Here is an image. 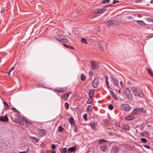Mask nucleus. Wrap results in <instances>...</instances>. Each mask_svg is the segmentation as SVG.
<instances>
[{
    "label": "nucleus",
    "instance_id": "obj_43",
    "mask_svg": "<svg viewBox=\"0 0 153 153\" xmlns=\"http://www.w3.org/2000/svg\"><path fill=\"white\" fill-rule=\"evenodd\" d=\"M67 48H69L71 50H73L74 49V48L72 46L70 45H67Z\"/></svg>",
    "mask_w": 153,
    "mask_h": 153
},
{
    "label": "nucleus",
    "instance_id": "obj_56",
    "mask_svg": "<svg viewBox=\"0 0 153 153\" xmlns=\"http://www.w3.org/2000/svg\"><path fill=\"white\" fill-rule=\"evenodd\" d=\"M120 85H121L122 88L123 87V82L122 81H121L120 82Z\"/></svg>",
    "mask_w": 153,
    "mask_h": 153
},
{
    "label": "nucleus",
    "instance_id": "obj_44",
    "mask_svg": "<svg viewBox=\"0 0 153 153\" xmlns=\"http://www.w3.org/2000/svg\"><path fill=\"white\" fill-rule=\"evenodd\" d=\"M108 108L109 109L112 110L113 108V107L112 105L110 104L108 105Z\"/></svg>",
    "mask_w": 153,
    "mask_h": 153
},
{
    "label": "nucleus",
    "instance_id": "obj_32",
    "mask_svg": "<svg viewBox=\"0 0 153 153\" xmlns=\"http://www.w3.org/2000/svg\"><path fill=\"white\" fill-rule=\"evenodd\" d=\"M3 102L4 103V105L6 106V107H5V108H6V109H7L8 108H8V104L6 102H4V101H3Z\"/></svg>",
    "mask_w": 153,
    "mask_h": 153
},
{
    "label": "nucleus",
    "instance_id": "obj_60",
    "mask_svg": "<svg viewBox=\"0 0 153 153\" xmlns=\"http://www.w3.org/2000/svg\"><path fill=\"white\" fill-rule=\"evenodd\" d=\"M92 101L89 99H88V103L90 104L91 103Z\"/></svg>",
    "mask_w": 153,
    "mask_h": 153
},
{
    "label": "nucleus",
    "instance_id": "obj_53",
    "mask_svg": "<svg viewBox=\"0 0 153 153\" xmlns=\"http://www.w3.org/2000/svg\"><path fill=\"white\" fill-rule=\"evenodd\" d=\"M104 122L106 123H109V121L107 120H105Z\"/></svg>",
    "mask_w": 153,
    "mask_h": 153
},
{
    "label": "nucleus",
    "instance_id": "obj_11",
    "mask_svg": "<svg viewBox=\"0 0 153 153\" xmlns=\"http://www.w3.org/2000/svg\"><path fill=\"white\" fill-rule=\"evenodd\" d=\"M0 120L3 122H7L8 121L9 119L7 117V115L6 114L4 117L1 116L0 117Z\"/></svg>",
    "mask_w": 153,
    "mask_h": 153
},
{
    "label": "nucleus",
    "instance_id": "obj_6",
    "mask_svg": "<svg viewBox=\"0 0 153 153\" xmlns=\"http://www.w3.org/2000/svg\"><path fill=\"white\" fill-rule=\"evenodd\" d=\"M55 38L61 42H68V39L65 37L61 36H55Z\"/></svg>",
    "mask_w": 153,
    "mask_h": 153
},
{
    "label": "nucleus",
    "instance_id": "obj_40",
    "mask_svg": "<svg viewBox=\"0 0 153 153\" xmlns=\"http://www.w3.org/2000/svg\"><path fill=\"white\" fill-rule=\"evenodd\" d=\"M115 151L116 152H117L118 151V148L116 146H114V148Z\"/></svg>",
    "mask_w": 153,
    "mask_h": 153
},
{
    "label": "nucleus",
    "instance_id": "obj_22",
    "mask_svg": "<svg viewBox=\"0 0 153 153\" xmlns=\"http://www.w3.org/2000/svg\"><path fill=\"white\" fill-rule=\"evenodd\" d=\"M147 71L150 75L153 77V72L152 71L151 69L149 68L147 69Z\"/></svg>",
    "mask_w": 153,
    "mask_h": 153
},
{
    "label": "nucleus",
    "instance_id": "obj_37",
    "mask_svg": "<svg viewBox=\"0 0 153 153\" xmlns=\"http://www.w3.org/2000/svg\"><path fill=\"white\" fill-rule=\"evenodd\" d=\"M65 105L66 109H68L69 108V104L68 103L66 102L65 103Z\"/></svg>",
    "mask_w": 153,
    "mask_h": 153
},
{
    "label": "nucleus",
    "instance_id": "obj_59",
    "mask_svg": "<svg viewBox=\"0 0 153 153\" xmlns=\"http://www.w3.org/2000/svg\"><path fill=\"white\" fill-rule=\"evenodd\" d=\"M144 132H141V135L143 137H144L145 134H144Z\"/></svg>",
    "mask_w": 153,
    "mask_h": 153
},
{
    "label": "nucleus",
    "instance_id": "obj_64",
    "mask_svg": "<svg viewBox=\"0 0 153 153\" xmlns=\"http://www.w3.org/2000/svg\"><path fill=\"white\" fill-rule=\"evenodd\" d=\"M19 153H27V152L26 151H23L22 152H20Z\"/></svg>",
    "mask_w": 153,
    "mask_h": 153
},
{
    "label": "nucleus",
    "instance_id": "obj_55",
    "mask_svg": "<svg viewBox=\"0 0 153 153\" xmlns=\"http://www.w3.org/2000/svg\"><path fill=\"white\" fill-rule=\"evenodd\" d=\"M105 82L108 81V77L107 76H105Z\"/></svg>",
    "mask_w": 153,
    "mask_h": 153
},
{
    "label": "nucleus",
    "instance_id": "obj_57",
    "mask_svg": "<svg viewBox=\"0 0 153 153\" xmlns=\"http://www.w3.org/2000/svg\"><path fill=\"white\" fill-rule=\"evenodd\" d=\"M89 75L90 76H92L93 75V73L92 71L89 72Z\"/></svg>",
    "mask_w": 153,
    "mask_h": 153
},
{
    "label": "nucleus",
    "instance_id": "obj_54",
    "mask_svg": "<svg viewBox=\"0 0 153 153\" xmlns=\"http://www.w3.org/2000/svg\"><path fill=\"white\" fill-rule=\"evenodd\" d=\"M144 146V147H145V148L148 149H150V147L149 146H147V145H145Z\"/></svg>",
    "mask_w": 153,
    "mask_h": 153
},
{
    "label": "nucleus",
    "instance_id": "obj_58",
    "mask_svg": "<svg viewBox=\"0 0 153 153\" xmlns=\"http://www.w3.org/2000/svg\"><path fill=\"white\" fill-rule=\"evenodd\" d=\"M74 131H75V132L76 131V130L77 129V127L76 126H74Z\"/></svg>",
    "mask_w": 153,
    "mask_h": 153
},
{
    "label": "nucleus",
    "instance_id": "obj_48",
    "mask_svg": "<svg viewBox=\"0 0 153 153\" xmlns=\"http://www.w3.org/2000/svg\"><path fill=\"white\" fill-rule=\"evenodd\" d=\"M17 123H18L21 126L24 125V123L23 122L19 121V122H18Z\"/></svg>",
    "mask_w": 153,
    "mask_h": 153
},
{
    "label": "nucleus",
    "instance_id": "obj_8",
    "mask_svg": "<svg viewBox=\"0 0 153 153\" xmlns=\"http://www.w3.org/2000/svg\"><path fill=\"white\" fill-rule=\"evenodd\" d=\"M100 149L103 152H106L108 150V148L106 144H102L100 146Z\"/></svg>",
    "mask_w": 153,
    "mask_h": 153
},
{
    "label": "nucleus",
    "instance_id": "obj_31",
    "mask_svg": "<svg viewBox=\"0 0 153 153\" xmlns=\"http://www.w3.org/2000/svg\"><path fill=\"white\" fill-rule=\"evenodd\" d=\"M83 118L85 121H86L87 120V115L86 114H85L83 115Z\"/></svg>",
    "mask_w": 153,
    "mask_h": 153
},
{
    "label": "nucleus",
    "instance_id": "obj_49",
    "mask_svg": "<svg viewBox=\"0 0 153 153\" xmlns=\"http://www.w3.org/2000/svg\"><path fill=\"white\" fill-rule=\"evenodd\" d=\"M115 123H116V125L117 126H120V124L118 122H115Z\"/></svg>",
    "mask_w": 153,
    "mask_h": 153
},
{
    "label": "nucleus",
    "instance_id": "obj_33",
    "mask_svg": "<svg viewBox=\"0 0 153 153\" xmlns=\"http://www.w3.org/2000/svg\"><path fill=\"white\" fill-rule=\"evenodd\" d=\"M63 130V128L61 126H59L58 127V130L59 132H62Z\"/></svg>",
    "mask_w": 153,
    "mask_h": 153
},
{
    "label": "nucleus",
    "instance_id": "obj_62",
    "mask_svg": "<svg viewBox=\"0 0 153 153\" xmlns=\"http://www.w3.org/2000/svg\"><path fill=\"white\" fill-rule=\"evenodd\" d=\"M113 5V4L110 5H106V6H105V7H109L110 6H112Z\"/></svg>",
    "mask_w": 153,
    "mask_h": 153
},
{
    "label": "nucleus",
    "instance_id": "obj_41",
    "mask_svg": "<svg viewBox=\"0 0 153 153\" xmlns=\"http://www.w3.org/2000/svg\"><path fill=\"white\" fill-rule=\"evenodd\" d=\"M102 142H108V141L105 140L104 139H102V140H100L99 141V144H101V143H102Z\"/></svg>",
    "mask_w": 153,
    "mask_h": 153
},
{
    "label": "nucleus",
    "instance_id": "obj_17",
    "mask_svg": "<svg viewBox=\"0 0 153 153\" xmlns=\"http://www.w3.org/2000/svg\"><path fill=\"white\" fill-rule=\"evenodd\" d=\"M137 23L140 25H146V24L142 21L137 20Z\"/></svg>",
    "mask_w": 153,
    "mask_h": 153
},
{
    "label": "nucleus",
    "instance_id": "obj_7",
    "mask_svg": "<svg viewBox=\"0 0 153 153\" xmlns=\"http://www.w3.org/2000/svg\"><path fill=\"white\" fill-rule=\"evenodd\" d=\"M143 109L142 108H137L134 109L132 114L133 115H136L139 114L140 113L142 112Z\"/></svg>",
    "mask_w": 153,
    "mask_h": 153
},
{
    "label": "nucleus",
    "instance_id": "obj_24",
    "mask_svg": "<svg viewBox=\"0 0 153 153\" xmlns=\"http://www.w3.org/2000/svg\"><path fill=\"white\" fill-rule=\"evenodd\" d=\"M98 46L100 48V49L102 51H103V48L102 47V46L100 43H99L98 44Z\"/></svg>",
    "mask_w": 153,
    "mask_h": 153
},
{
    "label": "nucleus",
    "instance_id": "obj_23",
    "mask_svg": "<svg viewBox=\"0 0 153 153\" xmlns=\"http://www.w3.org/2000/svg\"><path fill=\"white\" fill-rule=\"evenodd\" d=\"M31 138L34 140L36 142L38 143L39 141V139L34 137H31Z\"/></svg>",
    "mask_w": 153,
    "mask_h": 153
},
{
    "label": "nucleus",
    "instance_id": "obj_45",
    "mask_svg": "<svg viewBox=\"0 0 153 153\" xmlns=\"http://www.w3.org/2000/svg\"><path fill=\"white\" fill-rule=\"evenodd\" d=\"M5 11V10L4 9H2L0 11V13L1 14H4V13Z\"/></svg>",
    "mask_w": 153,
    "mask_h": 153
},
{
    "label": "nucleus",
    "instance_id": "obj_46",
    "mask_svg": "<svg viewBox=\"0 0 153 153\" xmlns=\"http://www.w3.org/2000/svg\"><path fill=\"white\" fill-rule=\"evenodd\" d=\"M14 67H13L12 68H11V69H10V70L9 71L8 73V74L9 75H10V72H11V71H13L14 70Z\"/></svg>",
    "mask_w": 153,
    "mask_h": 153
},
{
    "label": "nucleus",
    "instance_id": "obj_63",
    "mask_svg": "<svg viewBox=\"0 0 153 153\" xmlns=\"http://www.w3.org/2000/svg\"><path fill=\"white\" fill-rule=\"evenodd\" d=\"M114 134L116 136H118L119 137H120V135H118V134Z\"/></svg>",
    "mask_w": 153,
    "mask_h": 153
},
{
    "label": "nucleus",
    "instance_id": "obj_35",
    "mask_svg": "<svg viewBox=\"0 0 153 153\" xmlns=\"http://www.w3.org/2000/svg\"><path fill=\"white\" fill-rule=\"evenodd\" d=\"M12 109L15 112H17L18 114H20V113L19 111H18L17 110H16L15 108L13 107L12 108Z\"/></svg>",
    "mask_w": 153,
    "mask_h": 153
},
{
    "label": "nucleus",
    "instance_id": "obj_38",
    "mask_svg": "<svg viewBox=\"0 0 153 153\" xmlns=\"http://www.w3.org/2000/svg\"><path fill=\"white\" fill-rule=\"evenodd\" d=\"M110 1V0H103L102 1V2L103 4H105L106 3H108Z\"/></svg>",
    "mask_w": 153,
    "mask_h": 153
},
{
    "label": "nucleus",
    "instance_id": "obj_36",
    "mask_svg": "<svg viewBox=\"0 0 153 153\" xmlns=\"http://www.w3.org/2000/svg\"><path fill=\"white\" fill-rule=\"evenodd\" d=\"M132 119L133 118H131V117L129 116H127L126 117V120H132Z\"/></svg>",
    "mask_w": 153,
    "mask_h": 153
},
{
    "label": "nucleus",
    "instance_id": "obj_30",
    "mask_svg": "<svg viewBox=\"0 0 153 153\" xmlns=\"http://www.w3.org/2000/svg\"><path fill=\"white\" fill-rule=\"evenodd\" d=\"M25 123L26 126H29L32 125V123L31 122L27 121Z\"/></svg>",
    "mask_w": 153,
    "mask_h": 153
},
{
    "label": "nucleus",
    "instance_id": "obj_25",
    "mask_svg": "<svg viewBox=\"0 0 153 153\" xmlns=\"http://www.w3.org/2000/svg\"><path fill=\"white\" fill-rule=\"evenodd\" d=\"M86 79V78L85 76L83 74H82L81 75V79L82 81H84Z\"/></svg>",
    "mask_w": 153,
    "mask_h": 153
},
{
    "label": "nucleus",
    "instance_id": "obj_61",
    "mask_svg": "<svg viewBox=\"0 0 153 153\" xmlns=\"http://www.w3.org/2000/svg\"><path fill=\"white\" fill-rule=\"evenodd\" d=\"M63 46L65 48H67V45H66L65 44H63Z\"/></svg>",
    "mask_w": 153,
    "mask_h": 153
},
{
    "label": "nucleus",
    "instance_id": "obj_27",
    "mask_svg": "<svg viewBox=\"0 0 153 153\" xmlns=\"http://www.w3.org/2000/svg\"><path fill=\"white\" fill-rule=\"evenodd\" d=\"M71 124H74V121L73 117H71L69 120Z\"/></svg>",
    "mask_w": 153,
    "mask_h": 153
},
{
    "label": "nucleus",
    "instance_id": "obj_50",
    "mask_svg": "<svg viewBox=\"0 0 153 153\" xmlns=\"http://www.w3.org/2000/svg\"><path fill=\"white\" fill-rule=\"evenodd\" d=\"M108 134L110 136H113L114 134V133H113L112 132H108Z\"/></svg>",
    "mask_w": 153,
    "mask_h": 153
},
{
    "label": "nucleus",
    "instance_id": "obj_28",
    "mask_svg": "<svg viewBox=\"0 0 153 153\" xmlns=\"http://www.w3.org/2000/svg\"><path fill=\"white\" fill-rule=\"evenodd\" d=\"M94 94V91L93 90H91L89 91V95H91L93 96Z\"/></svg>",
    "mask_w": 153,
    "mask_h": 153
},
{
    "label": "nucleus",
    "instance_id": "obj_9",
    "mask_svg": "<svg viewBox=\"0 0 153 153\" xmlns=\"http://www.w3.org/2000/svg\"><path fill=\"white\" fill-rule=\"evenodd\" d=\"M106 10L105 8H102L101 10H98L94 14V16H98L103 13Z\"/></svg>",
    "mask_w": 153,
    "mask_h": 153
},
{
    "label": "nucleus",
    "instance_id": "obj_19",
    "mask_svg": "<svg viewBox=\"0 0 153 153\" xmlns=\"http://www.w3.org/2000/svg\"><path fill=\"white\" fill-rule=\"evenodd\" d=\"M76 149L75 146L70 148L68 149V151L71 152H73Z\"/></svg>",
    "mask_w": 153,
    "mask_h": 153
},
{
    "label": "nucleus",
    "instance_id": "obj_15",
    "mask_svg": "<svg viewBox=\"0 0 153 153\" xmlns=\"http://www.w3.org/2000/svg\"><path fill=\"white\" fill-rule=\"evenodd\" d=\"M91 127L94 130H97L95 127V123L94 122H91L90 123Z\"/></svg>",
    "mask_w": 153,
    "mask_h": 153
},
{
    "label": "nucleus",
    "instance_id": "obj_3",
    "mask_svg": "<svg viewBox=\"0 0 153 153\" xmlns=\"http://www.w3.org/2000/svg\"><path fill=\"white\" fill-rule=\"evenodd\" d=\"M120 23V22L118 20H113L106 22L105 25L107 27H109L113 25H118Z\"/></svg>",
    "mask_w": 153,
    "mask_h": 153
},
{
    "label": "nucleus",
    "instance_id": "obj_21",
    "mask_svg": "<svg viewBox=\"0 0 153 153\" xmlns=\"http://www.w3.org/2000/svg\"><path fill=\"white\" fill-rule=\"evenodd\" d=\"M111 95L113 97L115 100H118V98L111 91Z\"/></svg>",
    "mask_w": 153,
    "mask_h": 153
},
{
    "label": "nucleus",
    "instance_id": "obj_18",
    "mask_svg": "<svg viewBox=\"0 0 153 153\" xmlns=\"http://www.w3.org/2000/svg\"><path fill=\"white\" fill-rule=\"evenodd\" d=\"M55 91H57L58 92H59V93H62V92H64V91H65V89H62V88H60V89L56 88L55 89Z\"/></svg>",
    "mask_w": 153,
    "mask_h": 153
},
{
    "label": "nucleus",
    "instance_id": "obj_5",
    "mask_svg": "<svg viewBox=\"0 0 153 153\" xmlns=\"http://www.w3.org/2000/svg\"><path fill=\"white\" fill-rule=\"evenodd\" d=\"M120 107L124 111H129L131 109L129 105L126 103H123L121 104Z\"/></svg>",
    "mask_w": 153,
    "mask_h": 153
},
{
    "label": "nucleus",
    "instance_id": "obj_16",
    "mask_svg": "<svg viewBox=\"0 0 153 153\" xmlns=\"http://www.w3.org/2000/svg\"><path fill=\"white\" fill-rule=\"evenodd\" d=\"M112 78V81L113 82L114 84V85L118 86V83L117 82V80L114 78Z\"/></svg>",
    "mask_w": 153,
    "mask_h": 153
},
{
    "label": "nucleus",
    "instance_id": "obj_26",
    "mask_svg": "<svg viewBox=\"0 0 153 153\" xmlns=\"http://www.w3.org/2000/svg\"><path fill=\"white\" fill-rule=\"evenodd\" d=\"M146 20L148 22L153 23V19L152 18H147Z\"/></svg>",
    "mask_w": 153,
    "mask_h": 153
},
{
    "label": "nucleus",
    "instance_id": "obj_1",
    "mask_svg": "<svg viewBox=\"0 0 153 153\" xmlns=\"http://www.w3.org/2000/svg\"><path fill=\"white\" fill-rule=\"evenodd\" d=\"M131 90L135 96L139 97H143L144 94L142 90L136 87H134L132 88Z\"/></svg>",
    "mask_w": 153,
    "mask_h": 153
},
{
    "label": "nucleus",
    "instance_id": "obj_13",
    "mask_svg": "<svg viewBox=\"0 0 153 153\" xmlns=\"http://www.w3.org/2000/svg\"><path fill=\"white\" fill-rule=\"evenodd\" d=\"M72 93V92H70L68 94L65 93L64 95H63L62 96V98L64 100H66L68 98L70 94Z\"/></svg>",
    "mask_w": 153,
    "mask_h": 153
},
{
    "label": "nucleus",
    "instance_id": "obj_10",
    "mask_svg": "<svg viewBox=\"0 0 153 153\" xmlns=\"http://www.w3.org/2000/svg\"><path fill=\"white\" fill-rule=\"evenodd\" d=\"M38 132L40 135L42 137L46 135V131L44 129H40L39 130Z\"/></svg>",
    "mask_w": 153,
    "mask_h": 153
},
{
    "label": "nucleus",
    "instance_id": "obj_51",
    "mask_svg": "<svg viewBox=\"0 0 153 153\" xmlns=\"http://www.w3.org/2000/svg\"><path fill=\"white\" fill-rule=\"evenodd\" d=\"M56 147V146L55 144H53L51 146V148L53 149H54Z\"/></svg>",
    "mask_w": 153,
    "mask_h": 153
},
{
    "label": "nucleus",
    "instance_id": "obj_52",
    "mask_svg": "<svg viewBox=\"0 0 153 153\" xmlns=\"http://www.w3.org/2000/svg\"><path fill=\"white\" fill-rule=\"evenodd\" d=\"M119 2V1H117V0H114L113 1V4H115V3H118V2Z\"/></svg>",
    "mask_w": 153,
    "mask_h": 153
},
{
    "label": "nucleus",
    "instance_id": "obj_42",
    "mask_svg": "<svg viewBox=\"0 0 153 153\" xmlns=\"http://www.w3.org/2000/svg\"><path fill=\"white\" fill-rule=\"evenodd\" d=\"M123 129L126 130H129V127L128 126L124 127L123 128Z\"/></svg>",
    "mask_w": 153,
    "mask_h": 153
},
{
    "label": "nucleus",
    "instance_id": "obj_47",
    "mask_svg": "<svg viewBox=\"0 0 153 153\" xmlns=\"http://www.w3.org/2000/svg\"><path fill=\"white\" fill-rule=\"evenodd\" d=\"M23 122H24L25 123L27 121V119L25 117H23L22 118Z\"/></svg>",
    "mask_w": 153,
    "mask_h": 153
},
{
    "label": "nucleus",
    "instance_id": "obj_14",
    "mask_svg": "<svg viewBox=\"0 0 153 153\" xmlns=\"http://www.w3.org/2000/svg\"><path fill=\"white\" fill-rule=\"evenodd\" d=\"M14 119L15 122L16 123H18L20 121V120H21V118L18 115L15 114V115Z\"/></svg>",
    "mask_w": 153,
    "mask_h": 153
},
{
    "label": "nucleus",
    "instance_id": "obj_20",
    "mask_svg": "<svg viewBox=\"0 0 153 153\" xmlns=\"http://www.w3.org/2000/svg\"><path fill=\"white\" fill-rule=\"evenodd\" d=\"M87 110L89 112H91L92 111V106L90 105H88L87 108Z\"/></svg>",
    "mask_w": 153,
    "mask_h": 153
},
{
    "label": "nucleus",
    "instance_id": "obj_12",
    "mask_svg": "<svg viewBox=\"0 0 153 153\" xmlns=\"http://www.w3.org/2000/svg\"><path fill=\"white\" fill-rule=\"evenodd\" d=\"M93 86L94 88H97L98 86V79H97L95 78L93 81Z\"/></svg>",
    "mask_w": 153,
    "mask_h": 153
},
{
    "label": "nucleus",
    "instance_id": "obj_2",
    "mask_svg": "<svg viewBox=\"0 0 153 153\" xmlns=\"http://www.w3.org/2000/svg\"><path fill=\"white\" fill-rule=\"evenodd\" d=\"M124 93L127 96L129 100H133V97L129 89L126 88L124 91Z\"/></svg>",
    "mask_w": 153,
    "mask_h": 153
},
{
    "label": "nucleus",
    "instance_id": "obj_39",
    "mask_svg": "<svg viewBox=\"0 0 153 153\" xmlns=\"http://www.w3.org/2000/svg\"><path fill=\"white\" fill-rule=\"evenodd\" d=\"M141 141H142L143 143H146L147 142V140L145 139L144 138H142L141 139Z\"/></svg>",
    "mask_w": 153,
    "mask_h": 153
},
{
    "label": "nucleus",
    "instance_id": "obj_29",
    "mask_svg": "<svg viewBox=\"0 0 153 153\" xmlns=\"http://www.w3.org/2000/svg\"><path fill=\"white\" fill-rule=\"evenodd\" d=\"M67 149L66 148H62L61 151V153H66Z\"/></svg>",
    "mask_w": 153,
    "mask_h": 153
},
{
    "label": "nucleus",
    "instance_id": "obj_34",
    "mask_svg": "<svg viewBox=\"0 0 153 153\" xmlns=\"http://www.w3.org/2000/svg\"><path fill=\"white\" fill-rule=\"evenodd\" d=\"M81 42L84 44H87L86 39L84 38H82L81 39Z\"/></svg>",
    "mask_w": 153,
    "mask_h": 153
},
{
    "label": "nucleus",
    "instance_id": "obj_4",
    "mask_svg": "<svg viewBox=\"0 0 153 153\" xmlns=\"http://www.w3.org/2000/svg\"><path fill=\"white\" fill-rule=\"evenodd\" d=\"M91 65L93 70L98 69L100 68L99 65L94 61L91 62Z\"/></svg>",
    "mask_w": 153,
    "mask_h": 153
}]
</instances>
